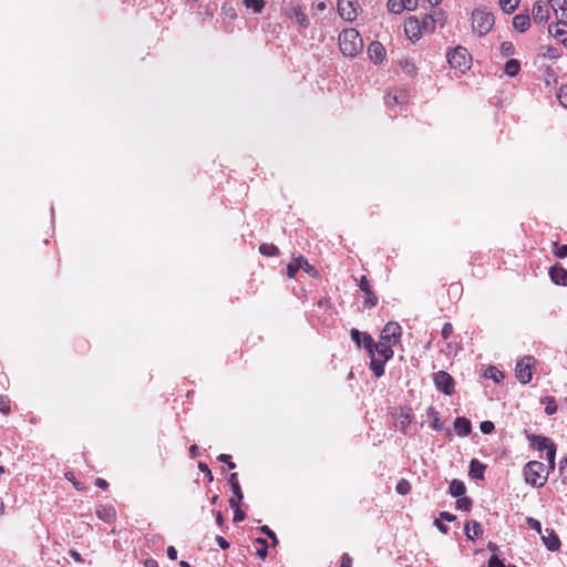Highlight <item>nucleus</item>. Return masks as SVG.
<instances>
[{
  "instance_id": "72a5a7b5",
  "label": "nucleus",
  "mask_w": 567,
  "mask_h": 567,
  "mask_svg": "<svg viewBox=\"0 0 567 567\" xmlns=\"http://www.w3.org/2000/svg\"><path fill=\"white\" fill-rule=\"evenodd\" d=\"M485 377L488 379H493L495 382L498 383L501 381V379L504 378V374L501 371H498L496 368L491 367L486 370Z\"/></svg>"
},
{
  "instance_id": "0e129e2a",
  "label": "nucleus",
  "mask_w": 567,
  "mask_h": 567,
  "mask_svg": "<svg viewBox=\"0 0 567 567\" xmlns=\"http://www.w3.org/2000/svg\"><path fill=\"white\" fill-rule=\"evenodd\" d=\"M69 555H70V556H71L75 561H78V563H82V561H83V558H82L81 554H80V553H78V551H76V550H74V549H71V550L69 551Z\"/></svg>"
},
{
  "instance_id": "9b49d317",
  "label": "nucleus",
  "mask_w": 567,
  "mask_h": 567,
  "mask_svg": "<svg viewBox=\"0 0 567 567\" xmlns=\"http://www.w3.org/2000/svg\"><path fill=\"white\" fill-rule=\"evenodd\" d=\"M359 287H360V290L363 291L365 293V296H367V299L364 301V307H367V308L374 307L377 305V302H378V298L372 292V290L370 288L369 280L367 279L365 276L361 277L360 282H359Z\"/></svg>"
},
{
  "instance_id": "ddd939ff",
  "label": "nucleus",
  "mask_w": 567,
  "mask_h": 567,
  "mask_svg": "<svg viewBox=\"0 0 567 567\" xmlns=\"http://www.w3.org/2000/svg\"><path fill=\"white\" fill-rule=\"evenodd\" d=\"M549 17L547 4L543 1H537L533 6V19L535 23H543Z\"/></svg>"
},
{
  "instance_id": "2f4dec72",
  "label": "nucleus",
  "mask_w": 567,
  "mask_h": 567,
  "mask_svg": "<svg viewBox=\"0 0 567 567\" xmlns=\"http://www.w3.org/2000/svg\"><path fill=\"white\" fill-rule=\"evenodd\" d=\"M388 9L390 12L395 14H399L405 10L402 0H388Z\"/></svg>"
},
{
  "instance_id": "4be33fe9",
  "label": "nucleus",
  "mask_w": 567,
  "mask_h": 567,
  "mask_svg": "<svg viewBox=\"0 0 567 567\" xmlns=\"http://www.w3.org/2000/svg\"><path fill=\"white\" fill-rule=\"evenodd\" d=\"M369 355L371 358L370 369L372 370L377 378L382 377L384 374V363L386 362V360L375 358L373 352L369 353Z\"/></svg>"
},
{
  "instance_id": "69168bd1",
  "label": "nucleus",
  "mask_w": 567,
  "mask_h": 567,
  "mask_svg": "<svg viewBox=\"0 0 567 567\" xmlns=\"http://www.w3.org/2000/svg\"><path fill=\"white\" fill-rule=\"evenodd\" d=\"M431 426H432V429H433V430H435V431H441V430H442V427H443V425H442V423H441V421H440V419H439V417H435V419L433 420V422H432Z\"/></svg>"
},
{
  "instance_id": "79ce46f5",
  "label": "nucleus",
  "mask_w": 567,
  "mask_h": 567,
  "mask_svg": "<svg viewBox=\"0 0 567 567\" xmlns=\"http://www.w3.org/2000/svg\"><path fill=\"white\" fill-rule=\"evenodd\" d=\"M526 524L528 525L529 528L536 530L538 534H542V524L538 519L533 518V517H527Z\"/></svg>"
},
{
  "instance_id": "7ed1b4c3",
  "label": "nucleus",
  "mask_w": 567,
  "mask_h": 567,
  "mask_svg": "<svg viewBox=\"0 0 567 567\" xmlns=\"http://www.w3.org/2000/svg\"><path fill=\"white\" fill-rule=\"evenodd\" d=\"M494 25V16L489 12L474 10L472 13V28L478 35L487 34Z\"/></svg>"
},
{
  "instance_id": "f257e3e1",
  "label": "nucleus",
  "mask_w": 567,
  "mask_h": 567,
  "mask_svg": "<svg viewBox=\"0 0 567 567\" xmlns=\"http://www.w3.org/2000/svg\"><path fill=\"white\" fill-rule=\"evenodd\" d=\"M339 48L346 56H357L363 49L360 33L353 28L344 29L339 34Z\"/></svg>"
},
{
  "instance_id": "3c124183",
  "label": "nucleus",
  "mask_w": 567,
  "mask_h": 567,
  "mask_svg": "<svg viewBox=\"0 0 567 567\" xmlns=\"http://www.w3.org/2000/svg\"><path fill=\"white\" fill-rule=\"evenodd\" d=\"M260 530L267 535L269 538H271L274 540V543L276 544L277 543V537H276V534L274 533V530H271L268 526H262L260 528Z\"/></svg>"
},
{
  "instance_id": "49530a36",
  "label": "nucleus",
  "mask_w": 567,
  "mask_h": 567,
  "mask_svg": "<svg viewBox=\"0 0 567 567\" xmlns=\"http://www.w3.org/2000/svg\"><path fill=\"white\" fill-rule=\"evenodd\" d=\"M555 455H556V446L548 449V452L546 453V458H547L549 467L551 470H554V467H555Z\"/></svg>"
},
{
  "instance_id": "8fccbe9b",
  "label": "nucleus",
  "mask_w": 567,
  "mask_h": 567,
  "mask_svg": "<svg viewBox=\"0 0 567 567\" xmlns=\"http://www.w3.org/2000/svg\"><path fill=\"white\" fill-rule=\"evenodd\" d=\"M218 460L220 462L227 463L229 468H235L236 467V464L234 462H231V456L228 455V454H220L218 456Z\"/></svg>"
},
{
  "instance_id": "58836bf2",
  "label": "nucleus",
  "mask_w": 567,
  "mask_h": 567,
  "mask_svg": "<svg viewBox=\"0 0 567 567\" xmlns=\"http://www.w3.org/2000/svg\"><path fill=\"white\" fill-rule=\"evenodd\" d=\"M411 30V31H414V30H417V32L420 33L421 32V25H420V20L415 17H410L408 22H406V32Z\"/></svg>"
},
{
  "instance_id": "774afa93",
  "label": "nucleus",
  "mask_w": 567,
  "mask_h": 567,
  "mask_svg": "<svg viewBox=\"0 0 567 567\" xmlns=\"http://www.w3.org/2000/svg\"><path fill=\"white\" fill-rule=\"evenodd\" d=\"M95 485L101 487V488H103V489H105V488H107L109 483L105 480L99 477V478L95 480Z\"/></svg>"
},
{
  "instance_id": "864d4df0",
  "label": "nucleus",
  "mask_w": 567,
  "mask_h": 567,
  "mask_svg": "<svg viewBox=\"0 0 567 567\" xmlns=\"http://www.w3.org/2000/svg\"><path fill=\"white\" fill-rule=\"evenodd\" d=\"M198 468L208 476L209 481H213V474L207 464L199 462Z\"/></svg>"
},
{
  "instance_id": "13d9d810",
  "label": "nucleus",
  "mask_w": 567,
  "mask_h": 567,
  "mask_svg": "<svg viewBox=\"0 0 567 567\" xmlns=\"http://www.w3.org/2000/svg\"><path fill=\"white\" fill-rule=\"evenodd\" d=\"M560 23L558 22L557 25ZM549 32L553 33L556 38H561L566 34V31L563 28L557 27L553 32L551 27H549Z\"/></svg>"
},
{
  "instance_id": "a18cd8bd",
  "label": "nucleus",
  "mask_w": 567,
  "mask_h": 567,
  "mask_svg": "<svg viewBox=\"0 0 567 567\" xmlns=\"http://www.w3.org/2000/svg\"><path fill=\"white\" fill-rule=\"evenodd\" d=\"M480 429L484 434H489L494 431L495 425L492 421H484L481 423Z\"/></svg>"
},
{
  "instance_id": "393cba45",
  "label": "nucleus",
  "mask_w": 567,
  "mask_h": 567,
  "mask_svg": "<svg viewBox=\"0 0 567 567\" xmlns=\"http://www.w3.org/2000/svg\"><path fill=\"white\" fill-rule=\"evenodd\" d=\"M485 466L480 463L477 460H472L470 463V476L476 480H482L484 477Z\"/></svg>"
},
{
  "instance_id": "dca6fc26",
  "label": "nucleus",
  "mask_w": 567,
  "mask_h": 567,
  "mask_svg": "<svg viewBox=\"0 0 567 567\" xmlns=\"http://www.w3.org/2000/svg\"><path fill=\"white\" fill-rule=\"evenodd\" d=\"M392 347L393 346L391 343H385L379 340L378 343L374 342L373 354L375 355L377 352L380 359L389 361L394 354Z\"/></svg>"
},
{
  "instance_id": "412c9836",
  "label": "nucleus",
  "mask_w": 567,
  "mask_h": 567,
  "mask_svg": "<svg viewBox=\"0 0 567 567\" xmlns=\"http://www.w3.org/2000/svg\"><path fill=\"white\" fill-rule=\"evenodd\" d=\"M464 530L468 539H474L483 534L481 524L475 520L467 522L464 527Z\"/></svg>"
},
{
  "instance_id": "6e6d98bb",
  "label": "nucleus",
  "mask_w": 567,
  "mask_h": 567,
  "mask_svg": "<svg viewBox=\"0 0 567 567\" xmlns=\"http://www.w3.org/2000/svg\"><path fill=\"white\" fill-rule=\"evenodd\" d=\"M432 14L435 17L436 23L439 22L441 25L444 24L445 17H444V12L443 11L437 10V11H434Z\"/></svg>"
},
{
  "instance_id": "4468645a",
  "label": "nucleus",
  "mask_w": 567,
  "mask_h": 567,
  "mask_svg": "<svg viewBox=\"0 0 567 567\" xmlns=\"http://www.w3.org/2000/svg\"><path fill=\"white\" fill-rule=\"evenodd\" d=\"M368 54L374 63H379L385 56V49L380 42L373 41L369 44Z\"/></svg>"
},
{
  "instance_id": "338daca9",
  "label": "nucleus",
  "mask_w": 567,
  "mask_h": 567,
  "mask_svg": "<svg viewBox=\"0 0 567 567\" xmlns=\"http://www.w3.org/2000/svg\"><path fill=\"white\" fill-rule=\"evenodd\" d=\"M385 103L391 106L393 104H396L399 103L398 101V96L396 95H388L386 99H385Z\"/></svg>"
},
{
  "instance_id": "052dcab7",
  "label": "nucleus",
  "mask_w": 567,
  "mask_h": 567,
  "mask_svg": "<svg viewBox=\"0 0 567 567\" xmlns=\"http://www.w3.org/2000/svg\"><path fill=\"white\" fill-rule=\"evenodd\" d=\"M216 542L220 548L226 549L229 547V543L221 536L216 537Z\"/></svg>"
},
{
  "instance_id": "4c0bfd02",
  "label": "nucleus",
  "mask_w": 567,
  "mask_h": 567,
  "mask_svg": "<svg viewBox=\"0 0 567 567\" xmlns=\"http://www.w3.org/2000/svg\"><path fill=\"white\" fill-rule=\"evenodd\" d=\"M547 404L545 406V413L547 415H553L557 411V404L553 396L546 398Z\"/></svg>"
},
{
  "instance_id": "e2e57ef3",
  "label": "nucleus",
  "mask_w": 567,
  "mask_h": 567,
  "mask_svg": "<svg viewBox=\"0 0 567 567\" xmlns=\"http://www.w3.org/2000/svg\"><path fill=\"white\" fill-rule=\"evenodd\" d=\"M434 525L437 527V529L440 532H442L443 534H446L449 532V528L446 525H444L442 522H440L439 519H435L434 520Z\"/></svg>"
},
{
  "instance_id": "c9c22d12",
  "label": "nucleus",
  "mask_w": 567,
  "mask_h": 567,
  "mask_svg": "<svg viewBox=\"0 0 567 567\" xmlns=\"http://www.w3.org/2000/svg\"><path fill=\"white\" fill-rule=\"evenodd\" d=\"M410 489H411V485H410V483L406 480L402 478V480H400L398 482V484H396V492L399 494L405 495V494H408L410 492Z\"/></svg>"
},
{
  "instance_id": "a211bd4d",
  "label": "nucleus",
  "mask_w": 567,
  "mask_h": 567,
  "mask_svg": "<svg viewBox=\"0 0 567 567\" xmlns=\"http://www.w3.org/2000/svg\"><path fill=\"white\" fill-rule=\"evenodd\" d=\"M529 441L534 444V446L538 451L548 452V449L555 447V444L546 436L534 434V435L529 436Z\"/></svg>"
},
{
  "instance_id": "473e14b6",
  "label": "nucleus",
  "mask_w": 567,
  "mask_h": 567,
  "mask_svg": "<svg viewBox=\"0 0 567 567\" xmlns=\"http://www.w3.org/2000/svg\"><path fill=\"white\" fill-rule=\"evenodd\" d=\"M247 8H251L255 12H261L265 7L264 0H243Z\"/></svg>"
},
{
  "instance_id": "c756f323",
  "label": "nucleus",
  "mask_w": 567,
  "mask_h": 567,
  "mask_svg": "<svg viewBox=\"0 0 567 567\" xmlns=\"http://www.w3.org/2000/svg\"><path fill=\"white\" fill-rule=\"evenodd\" d=\"M520 0H499L501 9L506 13H512L518 7Z\"/></svg>"
},
{
  "instance_id": "bf43d9fd",
  "label": "nucleus",
  "mask_w": 567,
  "mask_h": 567,
  "mask_svg": "<svg viewBox=\"0 0 567 567\" xmlns=\"http://www.w3.org/2000/svg\"><path fill=\"white\" fill-rule=\"evenodd\" d=\"M440 517L446 522H453L456 519V516L449 512H441Z\"/></svg>"
},
{
  "instance_id": "f704fd0d",
  "label": "nucleus",
  "mask_w": 567,
  "mask_h": 567,
  "mask_svg": "<svg viewBox=\"0 0 567 567\" xmlns=\"http://www.w3.org/2000/svg\"><path fill=\"white\" fill-rule=\"evenodd\" d=\"M554 255L559 258H566L567 257V245H558L557 243H554Z\"/></svg>"
},
{
  "instance_id": "20e7f679",
  "label": "nucleus",
  "mask_w": 567,
  "mask_h": 567,
  "mask_svg": "<svg viewBox=\"0 0 567 567\" xmlns=\"http://www.w3.org/2000/svg\"><path fill=\"white\" fill-rule=\"evenodd\" d=\"M449 64L453 69H458L464 72L470 68L471 55L467 50L463 47H457L454 50L450 51L446 55Z\"/></svg>"
},
{
  "instance_id": "5fc2aeb1",
  "label": "nucleus",
  "mask_w": 567,
  "mask_h": 567,
  "mask_svg": "<svg viewBox=\"0 0 567 567\" xmlns=\"http://www.w3.org/2000/svg\"><path fill=\"white\" fill-rule=\"evenodd\" d=\"M245 519V513L240 508L234 509V522H241Z\"/></svg>"
},
{
  "instance_id": "bb28decb",
  "label": "nucleus",
  "mask_w": 567,
  "mask_h": 567,
  "mask_svg": "<svg viewBox=\"0 0 567 567\" xmlns=\"http://www.w3.org/2000/svg\"><path fill=\"white\" fill-rule=\"evenodd\" d=\"M449 491L451 493L452 496L454 497H461L462 495L465 494L466 492V487H465V484L460 481V480H453L451 483H450V487H449Z\"/></svg>"
},
{
  "instance_id": "aec40b11",
  "label": "nucleus",
  "mask_w": 567,
  "mask_h": 567,
  "mask_svg": "<svg viewBox=\"0 0 567 567\" xmlns=\"http://www.w3.org/2000/svg\"><path fill=\"white\" fill-rule=\"evenodd\" d=\"M530 25V18L528 14L519 13L513 18V27L518 32H525Z\"/></svg>"
},
{
  "instance_id": "f3484780",
  "label": "nucleus",
  "mask_w": 567,
  "mask_h": 567,
  "mask_svg": "<svg viewBox=\"0 0 567 567\" xmlns=\"http://www.w3.org/2000/svg\"><path fill=\"white\" fill-rule=\"evenodd\" d=\"M549 276L553 282L560 286H567V270L560 266H553L549 269Z\"/></svg>"
},
{
  "instance_id": "1a4fd4ad",
  "label": "nucleus",
  "mask_w": 567,
  "mask_h": 567,
  "mask_svg": "<svg viewBox=\"0 0 567 567\" xmlns=\"http://www.w3.org/2000/svg\"><path fill=\"white\" fill-rule=\"evenodd\" d=\"M350 334L358 348L364 347L369 353H372L374 341L369 333L360 332L358 329H351Z\"/></svg>"
},
{
  "instance_id": "4d7b16f0",
  "label": "nucleus",
  "mask_w": 567,
  "mask_h": 567,
  "mask_svg": "<svg viewBox=\"0 0 567 567\" xmlns=\"http://www.w3.org/2000/svg\"><path fill=\"white\" fill-rule=\"evenodd\" d=\"M405 10H414L416 8V0H402Z\"/></svg>"
},
{
  "instance_id": "0eeeda50",
  "label": "nucleus",
  "mask_w": 567,
  "mask_h": 567,
  "mask_svg": "<svg viewBox=\"0 0 567 567\" xmlns=\"http://www.w3.org/2000/svg\"><path fill=\"white\" fill-rule=\"evenodd\" d=\"M359 4L355 0H338L337 10L339 16L349 22L357 19Z\"/></svg>"
},
{
  "instance_id": "6e6552de",
  "label": "nucleus",
  "mask_w": 567,
  "mask_h": 567,
  "mask_svg": "<svg viewBox=\"0 0 567 567\" xmlns=\"http://www.w3.org/2000/svg\"><path fill=\"white\" fill-rule=\"evenodd\" d=\"M434 383L437 390L446 395H451L454 392V379L445 371H439L434 373Z\"/></svg>"
},
{
  "instance_id": "e433bc0d",
  "label": "nucleus",
  "mask_w": 567,
  "mask_h": 567,
  "mask_svg": "<svg viewBox=\"0 0 567 567\" xmlns=\"http://www.w3.org/2000/svg\"><path fill=\"white\" fill-rule=\"evenodd\" d=\"M501 53L503 56H509L514 54V45L509 41H504L501 44Z\"/></svg>"
},
{
  "instance_id": "39448f33",
  "label": "nucleus",
  "mask_w": 567,
  "mask_h": 567,
  "mask_svg": "<svg viewBox=\"0 0 567 567\" xmlns=\"http://www.w3.org/2000/svg\"><path fill=\"white\" fill-rule=\"evenodd\" d=\"M534 364L535 359L532 355H526L517 362L515 368V375L520 383L527 384L530 382Z\"/></svg>"
},
{
  "instance_id": "6ab92c4d",
  "label": "nucleus",
  "mask_w": 567,
  "mask_h": 567,
  "mask_svg": "<svg viewBox=\"0 0 567 567\" xmlns=\"http://www.w3.org/2000/svg\"><path fill=\"white\" fill-rule=\"evenodd\" d=\"M454 430L460 436H466L471 433L472 425L466 417H456L454 421Z\"/></svg>"
},
{
  "instance_id": "423d86ee",
  "label": "nucleus",
  "mask_w": 567,
  "mask_h": 567,
  "mask_svg": "<svg viewBox=\"0 0 567 567\" xmlns=\"http://www.w3.org/2000/svg\"><path fill=\"white\" fill-rule=\"evenodd\" d=\"M401 336V326L398 322L390 321L383 327L380 334V341L395 346L400 341Z\"/></svg>"
},
{
  "instance_id": "a878e982",
  "label": "nucleus",
  "mask_w": 567,
  "mask_h": 567,
  "mask_svg": "<svg viewBox=\"0 0 567 567\" xmlns=\"http://www.w3.org/2000/svg\"><path fill=\"white\" fill-rule=\"evenodd\" d=\"M292 12H293L292 19L299 27L307 28L309 25V19L300 7H295L292 9Z\"/></svg>"
},
{
  "instance_id": "ea45409f",
  "label": "nucleus",
  "mask_w": 567,
  "mask_h": 567,
  "mask_svg": "<svg viewBox=\"0 0 567 567\" xmlns=\"http://www.w3.org/2000/svg\"><path fill=\"white\" fill-rule=\"evenodd\" d=\"M471 506H472V501H471V498H468V497H460V498L456 501V507H457L458 509L470 511V509H471Z\"/></svg>"
},
{
  "instance_id": "9d476101",
  "label": "nucleus",
  "mask_w": 567,
  "mask_h": 567,
  "mask_svg": "<svg viewBox=\"0 0 567 567\" xmlns=\"http://www.w3.org/2000/svg\"><path fill=\"white\" fill-rule=\"evenodd\" d=\"M549 6L556 13L559 23L567 25V1L566 0H547Z\"/></svg>"
},
{
  "instance_id": "37998d69",
  "label": "nucleus",
  "mask_w": 567,
  "mask_h": 567,
  "mask_svg": "<svg viewBox=\"0 0 567 567\" xmlns=\"http://www.w3.org/2000/svg\"><path fill=\"white\" fill-rule=\"evenodd\" d=\"M0 412L4 414L10 412V400L6 395H0Z\"/></svg>"
},
{
  "instance_id": "603ef678",
  "label": "nucleus",
  "mask_w": 567,
  "mask_h": 567,
  "mask_svg": "<svg viewBox=\"0 0 567 567\" xmlns=\"http://www.w3.org/2000/svg\"><path fill=\"white\" fill-rule=\"evenodd\" d=\"M352 559L349 554H343L339 567H351Z\"/></svg>"
},
{
  "instance_id": "cd10ccee",
  "label": "nucleus",
  "mask_w": 567,
  "mask_h": 567,
  "mask_svg": "<svg viewBox=\"0 0 567 567\" xmlns=\"http://www.w3.org/2000/svg\"><path fill=\"white\" fill-rule=\"evenodd\" d=\"M229 483H230L231 491H233L234 495L236 496V498H238V501H241L244 495H243V492H241V488H240V485H239V482L237 478V473L230 474Z\"/></svg>"
},
{
  "instance_id": "680f3d73",
  "label": "nucleus",
  "mask_w": 567,
  "mask_h": 567,
  "mask_svg": "<svg viewBox=\"0 0 567 567\" xmlns=\"http://www.w3.org/2000/svg\"><path fill=\"white\" fill-rule=\"evenodd\" d=\"M167 557L172 560H175L177 558V550L174 546H169L167 548Z\"/></svg>"
},
{
  "instance_id": "b1692460",
  "label": "nucleus",
  "mask_w": 567,
  "mask_h": 567,
  "mask_svg": "<svg viewBox=\"0 0 567 567\" xmlns=\"http://www.w3.org/2000/svg\"><path fill=\"white\" fill-rule=\"evenodd\" d=\"M421 32L433 33L436 27V19L433 14L425 16L421 21Z\"/></svg>"
},
{
  "instance_id": "f03ea898",
  "label": "nucleus",
  "mask_w": 567,
  "mask_h": 567,
  "mask_svg": "<svg viewBox=\"0 0 567 567\" xmlns=\"http://www.w3.org/2000/svg\"><path fill=\"white\" fill-rule=\"evenodd\" d=\"M524 475L527 484L534 487H542L548 478L545 464L538 461H530L524 466Z\"/></svg>"
},
{
  "instance_id": "2eb2a0df",
  "label": "nucleus",
  "mask_w": 567,
  "mask_h": 567,
  "mask_svg": "<svg viewBox=\"0 0 567 567\" xmlns=\"http://www.w3.org/2000/svg\"><path fill=\"white\" fill-rule=\"evenodd\" d=\"M95 513L96 516L105 523H113L116 518V511L111 505H99Z\"/></svg>"
},
{
  "instance_id": "a19ab883",
  "label": "nucleus",
  "mask_w": 567,
  "mask_h": 567,
  "mask_svg": "<svg viewBox=\"0 0 567 567\" xmlns=\"http://www.w3.org/2000/svg\"><path fill=\"white\" fill-rule=\"evenodd\" d=\"M257 542L260 544V548L257 549V555L261 558H266L268 554V543L264 538H258Z\"/></svg>"
},
{
  "instance_id": "de8ad7c7",
  "label": "nucleus",
  "mask_w": 567,
  "mask_h": 567,
  "mask_svg": "<svg viewBox=\"0 0 567 567\" xmlns=\"http://www.w3.org/2000/svg\"><path fill=\"white\" fill-rule=\"evenodd\" d=\"M452 333H453V326H452V323L445 322L443 328H442V331H441L442 338L446 340V339H449L451 337Z\"/></svg>"
},
{
  "instance_id": "7c9ffc66",
  "label": "nucleus",
  "mask_w": 567,
  "mask_h": 567,
  "mask_svg": "<svg viewBox=\"0 0 567 567\" xmlns=\"http://www.w3.org/2000/svg\"><path fill=\"white\" fill-rule=\"evenodd\" d=\"M259 251L266 256H277L279 254L278 247L272 244H261Z\"/></svg>"
},
{
  "instance_id": "c85d7f7f",
  "label": "nucleus",
  "mask_w": 567,
  "mask_h": 567,
  "mask_svg": "<svg viewBox=\"0 0 567 567\" xmlns=\"http://www.w3.org/2000/svg\"><path fill=\"white\" fill-rule=\"evenodd\" d=\"M520 69V64L517 60L512 59L505 63L504 71L509 76H515Z\"/></svg>"
},
{
  "instance_id": "09e8293b",
  "label": "nucleus",
  "mask_w": 567,
  "mask_h": 567,
  "mask_svg": "<svg viewBox=\"0 0 567 567\" xmlns=\"http://www.w3.org/2000/svg\"><path fill=\"white\" fill-rule=\"evenodd\" d=\"M560 104L567 109V85L566 86H563L560 90H559V93L557 95Z\"/></svg>"
},
{
  "instance_id": "c03bdc74",
  "label": "nucleus",
  "mask_w": 567,
  "mask_h": 567,
  "mask_svg": "<svg viewBox=\"0 0 567 567\" xmlns=\"http://www.w3.org/2000/svg\"><path fill=\"white\" fill-rule=\"evenodd\" d=\"M559 474L564 483H567V457L563 458L559 463Z\"/></svg>"
},
{
  "instance_id": "f8f14e48",
  "label": "nucleus",
  "mask_w": 567,
  "mask_h": 567,
  "mask_svg": "<svg viewBox=\"0 0 567 567\" xmlns=\"http://www.w3.org/2000/svg\"><path fill=\"white\" fill-rule=\"evenodd\" d=\"M546 534L542 535V540L550 551H557L560 548V540L554 529L546 528Z\"/></svg>"
},
{
  "instance_id": "5701e85b",
  "label": "nucleus",
  "mask_w": 567,
  "mask_h": 567,
  "mask_svg": "<svg viewBox=\"0 0 567 567\" xmlns=\"http://www.w3.org/2000/svg\"><path fill=\"white\" fill-rule=\"evenodd\" d=\"M303 266H308V261L303 257H299L293 259L291 262L288 264L287 267V275L289 278H293L298 270L302 268Z\"/></svg>"
}]
</instances>
